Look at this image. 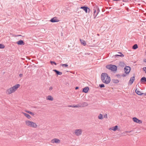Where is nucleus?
Instances as JSON below:
<instances>
[{
  "instance_id": "16",
  "label": "nucleus",
  "mask_w": 146,
  "mask_h": 146,
  "mask_svg": "<svg viewBox=\"0 0 146 146\" xmlns=\"http://www.w3.org/2000/svg\"><path fill=\"white\" fill-rule=\"evenodd\" d=\"M80 107H84L88 105V104L86 102H83L80 104Z\"/></svg>"
},
{
  "instance_id": "2",
  "label": "nucleus",
  "mask_w": 146,
  "mask_h": 146,
  "mask_svg": "<svg viewBox=\"0 0 146 146\" xmlns=\"http://www.w3.org/2000/svg\"><path fill=\"white\" fill-rule=\"evenodd\" d=\"M20 86L19 84H16L14 86L7 89L6 91V93L7 94H10L14 92Z\"/></svg>"
},
{
  "instance_id": "10",
  "label": "nucleus",
  "mask_w": 146,
  "mask_h": 146,
  "mask_svg": "<svg viewBox=\"0 0 146 146\" xmlns=\"http://www.w3.org/2000/svg\"><path fill=\"white\" fill-rule=\"evenodd\" d=\"M135 80V76H133V77H131L130 78L129 80V82L128 83V85H131L133 84V81H134V80Z\"/></svg>"
},
{
  "instance_id": "5",
  "label": "nucleus",
  "mask_w": 146,
  "mask_h": 146,
  "mask_svg": "<svg viewBox=\"0 0 146 146\" xmlns=\"http://www.w3.org/2000/svg\"><path fill=\"white\" fill-rule=\"evenodd\" d=\"M93 17L94 19L96 18L97 15L98 14L99 12V9L98 7H96L93 9Z\"/></svg>"
},
{
  "instance_id": "21",
  "label": "nucleus",
  "mask_w": 146,
  "mask_h": 146,
  "mask_svg": "<svg viewBox=\"0 0 146 146\" xmlns=\"http://www.w3.org/2000/svg\"><path fill=\"white\" fill-rule=\"evenodd\" d=\"M135 92L137 94L139 95H141L143 94L140 91H139L138 90H137V89H136Z\"/></svg>"
},
{
  "instance_id": "29",
  "label": "nucleus",
  "mask_w": 146,
  "mask_h": 146,
  "mask_svg": "<svg viewBox=\"0 0 146 146\" xmlns=\"http://www.w3.org/2000/svg\"><path fill=\"white\" fill-rule=\"evenodd\" d=\"M61 66L64 67H67L68 66V65L67 64H61Z\"/></svg>"
},
{
  "instance_id": "38",
  "label": "nucleus",
  "mask_w": 146,
  "mask_h": 146,
  "mask_svg": "<svg viewBox=\"0 0 146 146\" xmlns=\"http://www.w3.org/2000/svg\"><path fill=\"white\" fill-rule=\"evenodd\" d=\"M22 76H23L22 74H19V76L20 77H22Z\"/></svg>"
},
{
  "instance_id": "12",
  "label": "nucleus",
  "mask_w": 146,
  "mask_h": 146,
  "mask_svg": "<svg viewBox=\"0 0 146 146\" xmlns=\"http://www.w3.org/2000/svg\"><path fill=\"white\" fill-rule=\"evenodd\" d=\"M59 21L56 17H54L51 19L50 20V21L52 23H54L56 22H58Z\"/></svg>"
},
{
  "instance_id": "33",
  "label": "nucleus",
  "mask_w": 146,
  "mask_h": 146,
  "mask_svg": "<svg viewBox=\"0 0 146 146\" xmlns=\"http://www.w3.org/2000/svg\"><path fill=\"white\" fill-rule=\"evenodd\" d=\"M50 63H51V64H54L55 65H56V63L55 62H54V61H51L50 62Z\"/></svg>"
},
{
  "instance_id": "43",
  "label": "nucleus",
  "mask_w": 146,
  "mask_h": 146,
  "mask_svg": "<svg viewBox=\"0 0 146 146\" xmlns=\"http://www.w3.org/2000/svg\"><path fill=\"white\" fill-rule=\"evenodd\" d=\"M126 132H128V133H130L131 132V131H127Z\"/></svg>"
},
{
  "instance_id": "19",
  "label": "nucleus",
  "mask_w": 146,
  "mask_h": 146,
  "mask_svg": "<svg viewBox=\"0 0 146 146\" xmlns=\"http://www.w3.org/2000/svg\"><path fill=\"white\" fill-rule=\"evenodd\" d=\"M53 71L55 72L56 74L57 75H61L62 74V72H59L56 70H54Z\"/></svg>"
},
{
  "instance_id": "45",
  "label": "nucleus",
  "mask_w": 146,
  "mask_h": 146,
  "mask_svg": "<svg viewBox=\"0 0 146 146\" xmlns=\"http://www.w3.org/2000/svg\"><path fill=\"white\" fill-rule=\"evenodd\" d=\"M97 35H98V36H99V34H97Z\"/></svg>"
},
{
  "instance_id": "8",
  "label": "nucleus",
  "mask_w": 146,
  "mask_h": 146,
  "mask_svg": "<svg viewBox=\"0 0 146 146\" xmlns=\"http://www.w3.org/2000/svg\"><path fill=\"white\" fill-rule=\"evenodd\" d=\"M131 69L130 68L129 66H125L124 68V70L125 73L126 74H129L130 72Z\"/></svg>"
},
{
  "instance_id": "9",
  "label": "nucleus",
  "mask_w": 146,
  "mask_h": 146,
  "mask_svg": "<svg viewBox=\"0 0 146 146\" xmlns=\"http://www.w3.org/2000/svg\"><path fill=\"white\" fill-rule=\"evenodd\" d=\"M51 142V143H59L60 142V141L59 139H58L54 138L52 139Z\"/></svg>"
},
{
  "instance_id": "41",
  "label": "nucleus",
  "mask_w": 146,
  "mask_h": 146,
  "mask_svg": "<svg viewBox=\"0 0 146 146\" xmlns=\"http://www.w3.org/2000/svg\"><path fill=\"white\" fill-rule=\"evenodd\" d=\"M90 54V53L88 54V53H85V55H89V54Z\"/></svg>"
},
{
  "instance_id": "40",
  "label": "nucleus",
  "mask_w": 146,
  "mask_h": 146,
  "mask_svg": "<svg viewBox=\"0 0 146 146\" xmlns=\"http://www.w3.org/2000/svg\"><path fill=\"white\" fill-rule=\"evenodd\" d=\"M78 88H79L78 87H76V88H75V89H76V90L78 89Z\"/></svg>"
},
{
  "instance_id": "3",
  "label": "nucleus",
  "mask_w": 146,
  "mask_h": 146,
  "mask_svg": "<svg viewBox=\"0 0 146 146\" xmlns=\"http://www.w3.org/2000/svg\"><path fill=\"white\" fill-rule=\"evenodd\" d=\"M25 124L28 127L36 128L37 127V125L35 123L29 120H26L25 121Z\"/></svg>"
},
{
  "instance_id": "31",
  "label": "nucleus",
  "mask_w": 146,
  "mask_h": 146,
  "mask_svg": "<svg viewBox=\"0 0 146 146\" xmlns=\"http://www.w3.org/2000/svg\"><path fill=\"white\" fill-rule=\"evenodd\" d=\"M99 86L101 88H104L105 87L104 85V84H100Z\"/></svg>"
},
{
  "instance_id": "13",
  "label": "nucleus",
  "mask_w": 146,
  "mask_h": 146,
  "mask_svg": "<svg viewBox=\"0 0 146 146\" xmlns=\"http://www.w3.org/2000/svg\"><path fill=\"white\" fill-rule=\"evenodd\" d=\"M17 43L19 45H24L25 43L22 40H21L17 42Z\"/></svg>"
},
{
  "instance_id": "26",
  "label": "nucleus",
  "mask_w": 146,
  "mask_h": 146,
  "mask_svg": "<svg viewBox=\"0 0 146 146\" xmlns=\"http://www.w3.org/2000/svg\"><path fill=\"white\" fill-rule=\"evenodd\" d=\"M98 118L99 119H102L103 118V115H102V114H100L98 116Z\"/></svg>"
},
{
  "instance_id": "39",
  "label": "nucleus",
  "mask_w": 146,
  "mask_h": 146,
  "mask_svg": "<svg viewBox=\"0 0 146 146\" xmlns=\"http://www.w3.org/2000/svg\"><path fill=\"white\" fill-rule=\"evenodd\" d=\"M143 61L145 62H146V59H144L143 60Z\"/></svg>"
},
{
  "instance_id": "18",
  "label": "nucleus",
  "mask_w": 146,
  "mask_h": 146,
  "mask_svg": "<svg viewBox=\"0 0 146 146\" xmlns=\"http://www.w3.org/2000/svg\"><path fill=\"white\" fill-rule=\"evenodd\" d=\"M46 99L47 100H50L51 101H53L54 100V99H53V98L51 96H48L47 97Z\"/></svg>"
},
{
  "instance_id": "15",
  "label": "nucleus",
  "mask_w": 146,
  "mask_h": 146,
  "mask_svg": "<svg viewBox=\"0 0 146 146\" xmlns=\"http://www.w3.org/2000/svg\"><path fill=\"white\" fill-rule=\"evenodd\" d=\"M118 126L117 125H116L114 127H113L111 128H110L109 129L110 130H112L113 131H116L118 128Z\"/></svg>"
},
{
  "instance_id": "34",
  "label": "nucleus",
  "mask_w": 146,
  "mask_h": 146,
  "mask_svg": "<svg viewBox=\"0 0 146 146\" xmlns=\"http://www.w3.org/2000/svg\"><path fill=\"white\" fill-rule=\"evenodd\" d=\"M53 89V88L51 86L49 88V90L50 91L51 90H52Z\"/></svg>"
},
{
  "instance_id": "32",
  "label": "nucleus",
  "mask_w": 146,
  "mask_h": 146,
  "mask_svg": "<svg viewBox=\"0 0 146 146\" xmlns=\"http://www.w3.org/2000/svg\"><path fill=\"white\" fill-rule=\"evenodd\" d=\"M143 70L145 72V73L146 74V67H144L143 68Z\"/></svg>"
},
{
  "instance_id": "1",
  "label": "nucleus",
  "mask_w": 146,
  "mask_h": 146,
  "mask_svg": "<svg viewBox=\"0 0 146 146\" xmlns=\"http://www.w3.org/2000/svg\"><path fill=\"white\" fill-rule=\"evenodd\" d=\"M101 80L103 83L106 84H109L111 80V78L106 73H102L101 75Z\"/></svg>"
},
{
  "instance_id": "25",
  "label": "nucleus",
  "mask_w": 146,
  "mask_h": 146,
  "mask_svg": "<svg viewBox=\"0 0 146 146\" xmlns=\"http://www.w3.org/2000/svg\"><path fill=\"white\" fill-rule=\"evenodd\" d=\"M26 112L29 113V114H31V115H33V116H34V115H35V114L34 113H33V112H32L30 111H26Z\"/></svg>"
},
{
  "instance_id": "14",
  "label": "nucleus",
  "mask_w": 146,
  "mask_h": 146,
  "mask_svg": "<svg viewBox=\"0 0 146 146\" xmlns=\"http://www.w3.org/2000/svg\"><path fill=\"white\" fill-rule=\"evenodd\" d=\"M81 44L84 46H85L86 45V42L84 40L80 39Z\"/></svg>"
},
{
  "instance_id": "46",
  "label": "nucleus",
  "mask_w": 146,
  "mask_h": 146,
  "mask_svg": "<svg viewBox=\"0 0 146 146\" xmlns=\"http://www.w3.org/2000/svg\"><path fill=\"white\" fill-rule=\"evenodd\" d=\"M145 53H146V50H145Z\"/></svg>"
},
{
  "instance_id": "11",
  "label": "nucleus",
  "mask_w": 146,
  "mask_h": 146,
  "mask_svg": "<svg viewBox=\"0 0 146 146\" xmlns=\"http://www.w3.org/2000/svg\"><path fill=\"white\" fill-rule=\"evenodd\" d=\"M80 8L81 9H83L86 13L88 12V10H89V11L88 12H90L89 11L90 10V9L89 8L86 6L82 7H80Z\"/></svg>"
},
{
  "instance_id": "24",
  "label": "nucleus",
  "mask_w": 146,
  "mask_h": 146,
  "mask_svg": "<svg viewBox=\"0 0 146 146\" xmlns=\"http://www.w3.org/2000/svg\"><path fill=\"white\" fill-rule=\"evenodd\" d=\"M112 81L114 83H117L119 82V80L116 79H113Z\"/></svg>"
},
{
  "instance_id": "27",
  "label": "nucleus",
  "mask_w": 146,
  "mask_h": 146,
  "mask_svg": "<svg viewBox=\"0 0 146 146\" xmlns=\"http://www.w3.org/2000/svg\"><path fill=\"white\" fill-rule=\"evenodd\" d=\"M138 48L137 45V44H134L133 46V48L134 49H135Z\"/></svg>"
},
{
  "instance_id": "23",
  "label": "nucleus",
  "mask_w": 146,
  "mask_h": 146,
  "mask_svg": "<svg viewBox=\"0 0 146 146\" xmlns=\"http://www.w3.org/2000/svg\"><path fill=\"white\" fill-rule=\"evenodd\" d=\"M141 82H146V78L145 77H143L141 79Z\"/></svg>"
},
{
  "instance_id": "7",
  "label": "nucleus",
  "mask_w": 146,
  "mask_h": 146,
  "mask_svg": "<svg viewBox=\"0 0 146 146\" xmlns=\"http://www.w3.org/2000/svg\"><path fill=\"white\" fill-rule=\"evenodd\" d=\"M132 120L134 122L137 123L141 124L142 123V121L141 120L138 119L136 117H133L132 118Z\"/></svg>"
},
{
  "instance_id": "6",
  "label": "nucleus",
  "mask_w": 146,
  "mask_h": 146,
  "mask_svg": "<svg viewBox=\"0 0 146 146\" xmlns=\"http://www.w3.org/2000/svg\"><path fill=\"white\" fill-rule=\"evenodd\" d=\"M74 133L76 136H80L82 134V130L81 129H76L74 130Z\"/></svg>"
},
{
  "instance_id": "35",
  "label": "nucleus",
  "mask_w": 146,
  "mask_h": 146,
  "mask_svg": "<svg viewBox=\"0 0 146 146\" xmlns=\"http://www.w3.org/2000/svg\"><path fill=\"white\" fill-rule=\"evenodd\" d=\"M127 74H123L122 75V76L123 77H125V76H126Z\"/></svg>"
},
{
  "instance_id": "28",
  "label": "nucleus",
  "mask_w": 146,
  "mask_h": 146,
  "mask_svg": "<svg viewBox=\"0 0 146 146\" xmlns=\"http://www.w3.org/2000/svg\"><path fill=\"white\" fill-rule=\"evenodd\" d=\"M72 107L78 108V107H80V104H78V105H77L75 106L73 105V106H72Z\"/></svg>"
},
{
  "instance_id": "44",
  "label": "nucleus",
  "mask_w": 146,
  "mask_h": 146,
  "mask_svg": "<svg viewBox=\"0 0 146 146\" xmlns=\"http://www.w3.org/2000/svg\"><path fill=\"white\" fill-rule=\"evenodd\" d=\"M17 36H21V35H17Z\"/></svg>"
},
{
  "instance_id": "36",
  "label": "nucleus",
  "mask_w": 146,
  "mask_h": 146,
  "mask_svg": "<svg viewBox=\"0 0 146 146\" xmlns=\"http://www.w3.org/2000/svg\"><path fill=\"white\" fill-rule=\"evenodd\" d=\"M124 64L123 62H121L120 63V65H122V64Z\"/></svg>"
},
{
  "instance_id": "17",
  "label": "nucleus",
  "mask_w": 146,
  "mask_h": 146,
  "mask_svg": "<svg viewBox=\"0 0 146 146\" xmlns=\"http://www.w3.org/2000/svg\"><path fill=\"white\" fill-rule=\"evenodd\" d=\"M89 90V88L88 87H86L84 88L82 90V92L85 93H87Z\"/></svg>"
},
{
  "instance_id": "42",
  "label": "nucleus",
  "mask_w": 146,
  "mask_h": 146,
  "mask_svg": "<svg viewBox=\"0 0 146 146\" xmlns=\"http://www.w3.org/2000/svg\"><path fill=\"white\" fill-rule=\"evenodd\" d=\"M72 106H68L69 107H72Z\"/></svg>"
},
{
  "instance_id": "30",
  "label": "nucleus",
  "mask_w": 146,
  "mask_h": 146,
  "mask_svg": "<svg viewBox=\"0 0 146 146\" xmlns=\"http://www.w3.org/2000/svg\"><path fill=\"white\" fill-rule=\"evenodd\" d=\"M5 47L4 45L2 44H0V48H3Z\"/></svg>"
},
{
  "instance_id": "37",
  "label": "nucleus",
  "mask_w": 146,
  "mask_h": 146,
  "mask_svg": "<svg viewBox=\"0 0 146 146\" xmlns=\"http://www.w3.org/2000/svg\"><path fill=\"white\" fill-rule=\"evenodd\" d=\"M104 117L105 118H107V115L105 114L104 116Z\"/></svg>"
},
{
  "instance_id": "22",
  "label": "nucleus",
  "mask_w": 146,
  "mask_h": 146,
  "mask_svg": "<svg viewBox=\"0 0 146 146\" xmlns=\"http://www.w3.org/2000/svg\"><path fill=\"white\" fill-rule=\"evenodd\" d=\"M23 113V114L28 119H30L31 118V116L29 114L25 113Z\"/></svg>"
},
{
  "instance_id": "4",
  "label": "nucleus",
  "mask_w": 146,
  "mask_h": 146,
  "mask_svg": "<svg viewBox=\"0 0 146 146\" xmlns=\"http://www.w3.org/2000/svg\"><path fill=\"white\" fill-rule=\"evenodd\" d=\"M106 67L107 69L111 70L112 71L114 72H116L117 70V66L113 65H108L106 66Z\"/></svg>"
},
{
  "instance_id": "20",
  "label": "nucleus",
  "mask_w": 146,
  "mask_h": 146,
  "mask_svg": "<svg viewBox=\"0 0 146 146\" xmlns=\"http://www.w3.org/2000/svg\"><path fill=\"white\" fill-rule=\"evenodd\" d=\"M118 54H116L115 55V56L117 57V56H120L121 57H123L124 56V55L121 52H118Z\"/></svg>"
}]
</instances>
